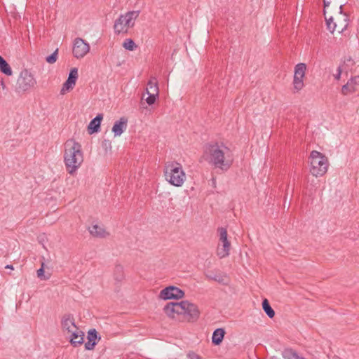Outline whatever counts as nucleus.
Masks as SVG:
<instances>
[{"mask_svg": "<svg viewBox=\"0 0 359 359\" xmlns=\"http://www.w3.org/2000/svg\"><path fill=\"white\" fill-rule=\"evenodd\" d=\"M204 159L215 168L226 172L233 163L232 150L222 142L207 144L203 151Z\"/></svg>", "mask_w": 359, "mask_h": 359, "instance_id": "f257e3e1", "label": "nucleus"}, {"mask_svg": "<svg viewBox=\"0 0 359 359\" xmlns=\"http://www.w3.org/2000/svg\"><path fill=\"white\" fill-rule=\"evenodd\" d=\"M163 310L168 317L179 320L194 321L199 316L198 307L188 301L170 302L165 306Z\"/></svg>", "mask_w": 359, "mask_h": 359, "instance_id": "f03ea898", "label": "nucleus"}, {"mask_svg": "<svg viewBox=\"0 0 359 359\" xmlns=\"http://www.w3.org/2000/svg\"><path fill=\"white\" fill-rule=\"evenodd\" d=\"M64 146V162L67 170L70 175H74L83 161L81 145L74 140L69 139Z\"/></svg>", "mask_w": 359, "mask_h": 359, "instance_id": "7ed1b4c3", "label": "nucleus"}, {"mask_svg": "<svg viewBox=\"0 0 359 359\" xmlns=\"http://www.w3.org/2000/svg\"><path fill=\"white\" fill-rule=\"evenodd\" d=\"M164 175L165 180L175 187H181L186 180V175L182 166L177 162L166 163L164 169Z\"/></svg>", "mask_w": 359, "mask_h": 359, "instance_id": "20e7f679", "label": "nucleus"}, {"mask_svg": "<svg viewBox=\"0 0 359 359\" xmlns=\"http://www.w3.org/2000/svg\"><path fill=\"white\" fill-rule=\"evenodd\" d=\"M310 172L318 177L323 176L327 171L329 161L327 158L322 153L313 150L309 156Z\"/></svg>", "mask_w": 359, "mask_h": 359, "instance_id": "39448f33", "label": "nucleus"}, {"mask_svg": "<svg viewBox=\"0 0 359 359\" xmlns=\"http://www.w3.org/2000/svg\"><path fill=\"white\" fill-rule=\"evenodd\" d=\"M139 14V11H131L121 15L114 22V29L115 33H127L128 29L135 25V20Z\"/></svg>", "mask_w": 359, "mask_h": 359, "instance_id": "423d86ee", "label": "nucleus"}, {"mask_svg": "<svg viewBox=\"0 0 359 359\" xmlns=\"http://www.w3.org/2000/svg\"><path fill=\"white\" fill-rule=\"evenodd\" d=\"M219 243L217 249V255L219 258H224L229 255L231 243L228 240L227 231L225 228L218 229Z\"/></svg>", "mask_w": 359, "mask_h": 359, "instance_id": "0eeeda50", "label": "nucleus"}, {"mask_svg": "<svg viewBox=\"0 0 359 359\" xmlns=\"http://www.w3.org/2000/svg\"><path fill=\"white\" fill-rule=\"evenodd\" d=\"M36 84V81L32 74L27 70H22L17 81L16 89L18 92H25Z\"/></svg>", "mask_w": 359, "mask_h": 359, "instance_id": "6e6552de", "label": "nucleus"}, {"mask_svg": "<svg viewBox=\"0 0 359 359\" xmlns=\"http://www.w3.org/2000/svg\"><path fill=\"white\" fill-rule=\"evenodd\" d=\"M90 51V45L81 38H76L73 43V55L79 59L83 57Z\"/></svg>", "mask_w": 359, "mask_h": 359, "instance_id": "1a4fd4ad", "label": "nucleus"}, {"mask_svg": "<svg viewBox=\"0 0 359 359\" xmlns=\"http://www.w3.org/2000/svg\"><path fill=\"white\" fill-rule=\"evenodd\" d=\"M184 292L180 288L175 286H169L162 290L159 297L162 299H178L184 297Z\"/></svg>", "mask_w": 359, "mask_h": 359, "instance_id": "9d476101", "label": "nucleus"}, {"mask_svg": "<svg viewBox=\"0 0 359 359\" xmlns=\"http://www.w3.org/2000/svg\"><path fill=\"white\" fill-rule=\"evenodd\" d=\"M61 327L65 334L68 335L79 328L75 324V320L72 315L65 314L61 319Z\"/></svg>", "mask_w": 359, "mask_h": 359, "instance_id": "9b49d317", "label": "nucleus"}, {"mask_svg": "<svg viewBox=\"0 0 359 359\" xmlns=\"http://www.w3.org/2000/svg\"><path fill=\"white\" fill-rule=\"evenodd\" d=\"M78 78V69L73 68L71 69L67 80L63 84L61 93L64 94L65 91L72 89L76 84Z\"/></svg>", "mask_w": 359, "mask_h": 359, "instance_id": "f8f14e48", "label": "nucleus"}, {"mask_svg": "<svg viewBox=\"0 0 359 359\" xmlns=\"http://www.w3.org/2000/svg\"><path fill=\"white\" fill-rule=\"evenodd\" d=\"M357 86H359V75L351 78L348 82L341 87V93L344 95L353 93L356 90Z\"/></svg>", "mask_w": 359, "mask_h": 359, "instance_id": "ddd939ff", "label": "nucleus"}, {"mask_svg": "<svg viewBox=\"0 0 359 359\" xmlns=\"http://www.w3.org/2000/svg\"><path fill=\"white\" fill-rule=\"evenodd\" d=\"M70 339V343L73 346H77L83 343L84 333L79 330L76 329V331H74L67 335Z\"/></svg>", "mask_w": 359, "mask_h": 359, "instance_id": "4468645a", "label": "nucleus"}, {"mask_svg": "<svg viewBox=\"0 0 359 359\" xmlns=\"http://www.w3.org/2000/svg\"><path fill=\"white\" fill-rule=\"evenodd\" d=\"M127 122V118L121 117L114 123L112 127V132L114 133V136H120L126 130Z\"/></svg>", "mask_w": 359, "mask_h": 359, "instance_id": "2eb2a0df", "label": "nucleus"}, {"mask_svg": "<svg viewBox=\"0 0 359 359\" xmlns=\"http://www.w3.org/2000/svg\"><path fill=\"white\" fill-rule=\"evenodd\" d=\"M339 14L342 15V20L337 23V31L339 33H342L348 25L349 18L346 13L343 12V5L339 6Z\"/></svg>", "mask_w": 359, "mask_h": 359, "instance_id": "dca6fc26", "label": "nucleus"}, {"mask_svg": "<svg viewBox=\"0 0 359 359\" xmlns=\"http://www.w3.org/2000/svg\"><path fill=\"white\" fill-rule=\"evenodd\" d=\"M90 233L98 238H105L109 235V233L106 231L103 226L98 224H93L88 227Z\"/></svg>", "mask_w": 359, "mask_h": 359, "instance_id": "f3484780", "label": "nucleus"}, {"mask_svg": "<svg viewBox=\"0 0 359 359\" xmlns=\"http://www.w3.org/2000/svg\"><path fill=\"white\" fill-rule=\"evenodd\" d=\"M103 118V115L102 114H99L97 115L95 118H94L88 125V130L89 133L92 134L93 133H96L99 130L100 127V123Z\"/></svg>", "mask_w": 359, "mask_h": 359, "instance_id": "a211bd4d", "label": "nucleus"}, {"mask_svg": "<svg viewBox=\"0 0 359 359\" xmlns=\"http://www.w3.org/2000/svg\"><path fill=\"white\" fill-rule=\"evenodd\" d=\"M158 86L157 79L154 76H151L147 83L146 93H151L153 95H158Z\"/></svg>", "mask_w": 359, "mask_h": 359, "instance_id": "6ab92c4d", "label": "nucleus"}, {"mask_svg": "<svg viewBox=\"0 0 359 359\" xmlns=\"http://www.w3.org/2000/svg\"><path fill=\"white\" fill-rule=\"evenodd\" d=\"M225 332L222 328L216 329L212 337V342L215 345H219L222 343Z\"/></svg>", "mask_w": 359, "mask_h": 359, "instance_id": "aec40b11", "label": "nucleus"}, {"mask_svg": "<svg viewBox=\"0 0 359 359\" xmlns=\"http://www.w3.org/2000/svg\"><path fill=\"white\" fill-rule=\"evenodd\" d=\"M205 276L209 280H212L219 283L226 284V276L222 275L221 273L209 271L205 273Z\"/></svg>", "mask_w": 359, "mask_h": 359, "instance_id": "412c9836", "label": "nucleus"}, {"mask_svg": "<svg viewBox=\"0 0 359 359\" xmlns=\"http://www.w3.org/2000/svg\"><path fill=\"white\" fill-rule=\"evenodd\" d=\"M306 70V65L304 63H299L294 67V76L304 79Z\"/></svg>", "mask_w": 359, "mask_h": 359, "instance_id": "4be33fe9", "label": "nucleus"}, {"mask_svg": "<svg viewBox=\"0 0 359 359\" xmlns=\"http://www.w3.org/2000/svg\"><path fill=\"white\" fill-rule=\"evenodd\" d=\"M283 357L284 359H306L292 349L284 350Z\"/></svg>", "mask_w": 359, "mask_h": 359, "instance_id": "5701e85b", "label": "nucleus"}, {"mask_svg": "<svg viewBox=\"0 0 359 359\" xmlns=\"http://www.w3.org/2000/svg\"><path fill=\"white\" fill-rule=\"evenodd\" d=\"M0 70L6 75L10 76L12 74V70L9 65L1 56H0Z\"/></svg>", "mask_w": 359, "mask_h": 359, "instance_id": "b1692460", "label": "nucleus"}, {"mask_svg": "<svg viewBox=\"0 0 359 359\" xmlns=\"http://www.w3.org/2000/svg\"><path fill=\"white\" fill-rule=\"evenodd\" d=\"M262 308L264 312L266 313V315L270 318H272L275 316V312L273 309L270 306L268 300L266 299H264L262 302Z\"/></svg>", "mask_w": 359, "mask_h": 359, "instance_id": "393cba45", "label": "nucleus"}, {"mask_svg": "<svg viewBox=\"0 0 359 359\" xmlns=\"http://www.w3.org/2000/svg\"><path fill=\"white\" fill-rule=\"evenodd\" d=\"M123 47L126 50L132 51L134 50L135 48H136V44L132 39H127L124 41L123 43Z\"/></svg>", "mask_w": 359, "mask_h": 359, "instance_id": "a878e982", "label": "nucleus"}, {"mask_svg": "<svg viewBox=\"0 0 359 359\" xmlns=\"http://www.w3.org/2000/svg\"><path fill=\"white\" fill-rule=\"evenodd\" d=\"M304 85L303 79L294 76L293 86L295 90L298 91L302 90L304 87Z\"/></svg>", "mask_w": 359, "mask_h": 359, "instance_id": "bb28decb", "label": "nucleus"}, {"mask_svg": "<svg viewBox=\"0 0 359 359\" xmlns=\"http://www.w3.org/2000/svg\"><path fill=\"white\" fill-rule=\"evenodd\" d=\"M37 277L41 280H47L50 278L51 274L49 273H45L44 269H39L36 271Z\"/></svg>", "mask_w": 359, "mask_h": 359, "instance_id": "cd10ccee", "label": "nucleus"}, {"mask_svg": "<svg viewBox=\"0 0 359 359\" xmlns=\"http://www.w3.org/2000/svg\"><path fill=\"white\" fill-rule=\"evenodd\" d=\"M326 24L328 30L333 33L337 29V22H334L332 17L329 19H326Z\"/></svg>", "mask_w": 359, "mask_h": 359, "instance_id": "c85d7f7f", "label": "nucleus"}, {"mask_svg": "<svg viewBox=\"0 0 359 359\" xmlns=\"http://www.w3.org/2000/svg\"><path fill=\"white\" fill-rule=\"evenodd\" d=\"M58 49H56L50 55L46 58V60L49 64H53L57 61V59Z\"/></svg>", "mask_w": 359, "mask_h": 359, "instance_id": "c756f323", "label": "nucleus"}, {"mask_svg": "<svg viewBox=\"0 0 359 359\" xmlns=\"http://www.w3.org/2000/svg\"><path fill=\"white\" fill-rule=\"evenodd\" d=\"M148 95V97L146 98V102L149 105L153 104L155 102L156 98L158 97V95H153L151 93H147Z\"/></svg>", "mask_w": 359, "mask_h": 359, "instance_id": "7c9ffc66", "label": "nucleus"}, {"mask_svg": "<svg viewBox=\"0 0 359 359\" xmlns=\"http://www.w3.org/2000/svg\"><path fill=\"white\" fill-rule=\"evenodd\" d=\"M88 340L91 341H96L97 339V332L95 330H90L88 332L87 336Z\"/></svg>", "mask_w": 359, "mask_h": 359, "instance_id": "2f4dec72", "label": "nucleus"}, {"mask_svg": "<svg viewBox=\"0 0 359 359\" xmlns=\"http://www.w3.org/2000/svg\"><path fill=\"white\" fill-rule=\"evenodd\" d=\"M96 345V341H91L88 340L86 343H85V348L86 350H93Z\"/></svg>", "mask_w": 359, "mask_h": 359, "instance_id": "473e14b6", "label": "nucleus"}, {"mask_svg": "<svg viewBox=\"0 0 359 359\" xmlns=\"http://www.w3.org/2000/svg\"><path fill=\"white\" fill-rule=\"evenodd\" d=\"M115 271L119 273L118 277H116V280H121L123 278V267L121 266H117Z\"/></svg>", "mask_w": 359, "mask_h": 359, "instance_id": "72a5a7b5", "label": "nucleus"}, {"mask_svg": "<svg viewBox=\"0 0 359 359\" xmlns=\"http://www.w3.org/2000/svg\"><path fill=\"white\" fill-rule=\"evenodd\" d=\"M189 359H202V358L194 352H189L187 355Z\"/></svg>", "mask_w": 359, "mask_h": 359, "instance_id": "f704fd0d", "label": "nucleus"}, {"mask_svg": "<svg viewBox=\"0 0 359 359\" xmlns=\"http://www.w3.org/2000/svg\"><path fill=\"white\" fill-rule=\"evenodd\" d=\"M343 70H344V65L343 66H339L337 68V73L334 75V76L336 80H339L340 79L341 74V72H342Z\"/></svg>", "mask_w": 359, "mask_h": 359, "instance_id": "c9c22d12", "label": "nucleus"}, {"mask_svg": "<svg viewBox=\"0 0 359 359\" xmlns=\"http://www.w3.org/2000/svg\"><path fill=\"white\" fill-rule=\"evenodd\" d=\"M353 65V61L351 60V57H349L348 59H347L346 60H345L344 62V65L345 66H351V65Z\"/></svg>", "mask_w": 359, "mask_h": 359, "instance_id": "e433bc0d", "label": "nucleus"}, {"mask_svg": "<svg viewBox=\"0 0 359 359\" xmlns=\"http://www.w3.org/2000/svg\"><path fill=\"white\" fill-rule=\"evenodd\" d=\"M5 268H6V269H11V270H13V269H14V268H13V265H11V264H8V265H6Z\"/></svg>", "mask_w": 359, "mask_h": 359, "instance_id": "4c0bfd02", "label": "nucleus"}, {"mask_svg": "<svg viewBox=\"0 0 359 359\" xmlns=\"http://www.w3.org/2000/svg\"><path fill=\"white\" fill-rule=\"evenodd\" d=\"M323 2H324V7H325V8H326V7L329 6V5H330V4L329 1H325V0H324V1H323Z\"/></svg>", "mask_w": 359, "mask_h": 359, "instance_id": "58836bf2", "label": "nucleus"}, {"mask_svg": "<svg viewBox=\"0 0 359 359\" xmlns=\"http://www.w3.org/2000/svg\"><path fill=\"white\" fill-rule=\"evenodd\" d=\"M45 268V263L43 261H41V268L40 269H44Z\"/></svg>", "mask_w": 359, "mask_h": 359, "instance_id": "ea45409f", "label": "nucleus"}, {"mask_svg": "<svg viewBox=\"0 0 359 359\" xmlns=\"http://www.w3.org/2000/svg\"><path fill=\"white\" fill-rule=\"evenodd\" d=\"M1 87H2L3 88H5V83H4V81H1Z\"/></svg>", "mask_w": 359, "mask_h": 359, "instance_id": "a19ab883", "label": "nucleus"}]
</instances>
